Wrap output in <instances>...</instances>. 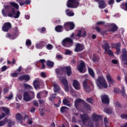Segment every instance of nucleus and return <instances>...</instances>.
Listing matches in <instances>:
<instances>
[{"label": "nucleus", "instance_id": "f257e3e1", "mask_svg": "<svg viewBox=\"0 0 127 127\" xmlns=\"http://www.w3.org/2000/svg\"><path fill=\"white\" fill-rule=\"evenodd\" d=\"M10 5H4V8L1 10L2 14L4 17H13L14 15L15 18H18L20 16V12L19 11H17L15 13V9L13 7H15L16 9L19 8V6L18 4L14 2H10ZM13 6V7H11Z\"/></svg>", "mask_w": 127, "mask_h": 127}, {"label": "nucleus", "instance_id": "f03ea898", "mask_svg": "<svg viewBox=\"0 0 127 127\" xmlns=\"http://www.w3.org/2000/svg\"><path fill=\"white\" fill-rule=\"evenodd\" d=\"M19 35V31L18 30V28L17 27H15L14 28H13L12 31V33L9 34V33H7L5 36L7 38H9V39H11L12 40H13L17 37Z\"/></svg>", "mask_w": 127, "mask_h": 127}, {"label": "nucleus", "instance_id": "7ed1b4c3", "mask_svg": "<svg viewBox=\"0 0 127 127\" xmlns=\"http://www.w3.org/2000/svg\"><path fill=\"white\" fill-rule=\"evenodd\" d=\"M97 84L100 89H107L108 83L106 79L102 76H99L97 79Z\"/></svg>", "mask_w": 127, "mask_h": 127}, {"label": "nucleus", "instance_id": "20e7f679", "mask_svg": "<svg viewBox=\"0 0 127 127\" xmlns=\"http://www.w3.org/2000/svg\"><path fill=\"white\" fill-rule=\"evenodd\" d=\"M73 44L74 41H73V39L69 37H66L62 41L63 46L66 47L67 48H69L73 46Z\"/></svg>", "mask_w": 127, "mask_h": 127}, {"label": "nucleus", "instance_id": "39448f33", "mask_svg": "<svg viewBox=\"0 0 127 127\" xmlns=\"http://www.w3.org/2000/svg\"><path fill=\"white\" fill-rule=\"evenodd\" d=\"M77 70L80 73H85L86 72V64H85L84 62L82 61L77 66Z\"/></svg>", "mask_w": 127, "mask_h": 127}, {"label": "nucleus", "instance_id": "423d86ee", "mask_svg": "<svg viewBox=\"0 0 127 127\" xmlns=\"http://www.w3.org/2000/svg\"><path fill=\"white\" fill-rule=\"evenodd\" d=\"M10 28H11V24L9 22H5L2 27V30L4 31V32H7Z\"/></svg>", "mask_w": 127, "mask_h": 127}, {"label": "nucleus", "instance_id": "0eeeda50", "mask_svg": "<svg viewBox=\"0 0 127 127\" xmlns=\"http://www.w3.org/2000/svg\"><path fill=\"white\" fill-rule=\"evenodd\" d=\"M84 50V45L80 43H77L74 50L75 52H81Z\"/></svg>", "mask_w": 127, "mask_h": 127}, {"label": "nucleus", "instance_id": "6e6552de", "mask_svg": "<svg viewBox=\"0 0 127 127\" xmlns=\"http://www.w3.org/2000/svg\"><path fill=\"white\" fill-rule=\"evenodd\" d=\"M47 43L45 41H41L39 43L36 44V47L37 49H42L43 47L46 46Z\"/></svg>", "mask_w": 127, "mask_h": 127}, {"label": "nucleus", "instance_id": "1a4fd4ad", "mask_svg": "<svg viewBox=\"0 0 127 127\" xmlns=\"http://www.w3.org/2000/svg\"><path fill=\"white\" fill-rule=\"evenodd\" d=\"M82 85L86 93H90V92H91V89H90V87L88 86V80L87 79L83 81Z\"/></svg>", "mask_w": 127, "mask_h": 127}, {"label": "nucleus", "instance_id": "9d476101", "mask_svg": "<svg viewBox=\"0 0 127 127\" xmlns=\"http://www.w3.org/2000/svg\"><path fill=\"white\" fill-rule=\"evenodd\" d=\"M126 90H125V87H123L122 90H121L120 89V88H117V87H115L114 88V93L115 94H118L119 93H122V96H123V97H125V96H126Z\"/></svg>", "mask_w": 127, "mask_h": 127}, {"label": "nucleus", "instance_id": "9b49d317", "mask_svg": "<svg viewBox=\"0 0 127 127\" xmlns=\"http://www.w3.org/2000/svg\"><path fill=\"white\" fill-rule=\"evenodd\" d=\"M18 79L20 81H22L23 80H24L26 82H28V81H29L30 80V76H29L28 74H24L23 75H21L18 77Z\"/></svg>", "mask_w": 127, "mask_h": 127}, {"label": "nucleus", "instance_id": "f8f14e48", "mask_svg": "<svg viewBox=\"0 0 127 127\" xmlns=\"http://www.w3.org/2000/svg\"><path fill=\"white\" fill-rule=\"evenodd\" d=\"M76 36L77 37H79V38H81L82 37L85 38L87 36V32H86V31H82L81 30H79Z\"/></svg>", "mask_w": 127, "mask_h": 127}, {"label": "nucleus", "instance_id": "ddd939ff", "mask_svg": "<svg viewBox=\"0 0 127 127\" xmlns=\"http://www.w3.org/2000/svg\"><path fill=\"white\" fill-rule=\"evenodd\" d=\"M23 96V100L25 102H29L31 100V97L28 92H24Z\"/></svg>", "mask_w": 127, "mask_h": 127}, {"label": "nucleus", "instance_id": "4468645a", "mask_svg": "<svg viewBox=\"0 0 127 127\" xmlns=\"http://www.w3.org/2000/svg\"><path fill=\"white\" fill-rule=\"evenodd\" d=\"M64 70H65V73L68 77L72 74V69L71 68V66H64Z\"/></svg>", "mask_w": 127, "mask_h": 127}, {"label": "nucleus", "instance_id": "2eb2a0df", "mask_svg": "<svg viewBox=\"0 0 127 127\" xmlns=\"http://www.w3.org/2000/svg\"><path fill=\"white\" fill-rule=\"evenodd\" d=\"M101 100L103 104H110V98L106 95L101 96Z\"/></svg>", "mask_w": 127, "mask_h": 127}, {"label": "nucleus", "instance_id": "dca6fc26", "mask_svg": "<svg viewBox=\"0 0 127 127\" xmlns=\"http://www.w3.org/2000/svg\"><path fill=\"white\" fill-rule=\"evenodd\" d=\"M80 118L82 122V124L84 125V124H86V122L88 120H89V117H88V116L86 114H81L80 115Z\"/></svg>", "mask_w": 127, "mask_h": 127}, {"label": "nucleus", "instance_id": "f3484780", "mask_svg": "<svg viewBox=\"0 0 127 127\" xmlns=\"http://www.w3.org/2000/svg\"><path fill=\"white\" fill-rule=\"evenodd\" d=\"M103 119L100 115L96 114L95 113L92 115V120L93 122H98V121H101Z\"/></svg>", "mask_w": 127, "mask_h": 127}, {"label": "nucleus", "instance_id": "a211bd4d", "mask_svg": "<svg viewBox=\"0 0 127 127\" xmlns=\"http://www.w3.org/2000/svg\"><path fill=\"white\" fill-rule=\"evenodd\" d=\"M98 7H99L101 9H103V8H105L106 6H107V4L106 3V1L104 0H101L98 2Z\"/></svg>", "mask_w": 127, "mask_h": 127}, {"label": "nucleus", "instance_id": "6ab92c4d", "mask_svg": "<svg viewBox=\"0 0 127 127\" xmlns=\"http://www.w3.org/2000/svg\"><path fill=\"white\" fill-rule=\"evenodd\" d=\"M110 26L112 28L108 30L109 32H115V31H118L119 27H118V26H117L116 24H111Z\"/></svg>", "mask_w": 127, "mask_h": 127}, {"label": "nucleus", "instance_id": "aec40b11", "mask_svg": "<svg viewBox=\"0 0 127 127\" xmlns=\"http://www.w3.org/2000/svg\"><path fill=\"white\" fill-rule=\"evenodd\" d=\"M72 85L75 90H80V83L77 80H73Z\"/></svg>", "mask_w": 127, "mask_h": 127}, {"label": "nucleus", "instance_id": "412c9836", "mask_svg": "<svg viewBox=\"0 0 127 127\" xmlns=\"http://www.w3.org/2000/svg\"><path fill=\"white\" fill-rule=\"evenodd\" d=\"M53 90L54 93H60V90H61V88L59 86V85L57 84H53Z\"/></svg>", "mask_w": 127, "mask_h": 127}, {"label": "nucleus", "instance_id": "4be33fe9", "mask_svg": "<svg viewBox=\"0 0 127 127\" xmlns=\"http://www.w3.org/2000/svg\"><path fill=\"white\" fill-rule=\"evenodd\" d=\"M106 78L107 80V82H108V83L111 85V84H114L115 83V81H114V79L112 78V76L110 74H107L106 75Z\"/></svg>", "mask_w": 127, "mask_h": 127}, {"label": "nucleus", "instance_id": "5701e85b", "mask_svg": "<svg viewBox=\"0 0 127 127\" xmlns=\"http://www.w3.org/2000/svg\"><path fill=\"white\" fill-rule=\"evenodd\" d=\"M83 102H84V101H83V100H82L80 98H78V99H76L74 102L75 108H76V109H78V108H79V105L80 103H83Z\"/></svg>", "mask_w": 127, "mask_h": 127}, {"label": "nucleus", "instance_id": "b1692460", "mask_svg": "<svg viewBox=\"0 0 127 127\" xmlns=\"http://www.w3.org/2000/svg\"><path fill=\"white\" fill-rule=\"evenodd\" d=\"M121 46H122V43L121 42L113 43V44H112L111 45L112 48H115L116 49L121 48Z\"/></svg>", "mask_w": 127, "mask_h": 127}, {"label": "nucleus", "instance_id": "393cba45", "mask_svg": "<svg viewBox=\"0 0 127 127\" xmlns=\"http://www.w3.org/2000/svg\"><path fill=\"white\" fill-rule=\"evenodd\" d=\"M64 27L66 31H69L70 30V22H65L64 25Z\"/></svg>", "mask_w": 127, "mask_h": 127}, {"label": "nucleus", "instance_id": "a878e982", "mask_svg": "<svg viewBox=\"0 0 127 127\" xmlns=\"http://www.w3.org/2000/svg\"><path fill=\"white\" fill-rule=\"evenodd\" d=\"M55 31L57 32H62L63 31V26L57 25L55 27Z\"/></svg>", "mask_w": 127, "mask_h": 127}, {"label": "nucleus", "instance_id": "bb28decb", "mask_svg": "<svg viewBox=\"0 0 127 127\" xmlns=\"http://www.w3.org/2000/svg\"><path fill=\"white\" fill-rule=\"evenodd\" d=\"M102 48H103V49H104L105 52H107V51L109 50V49L111 48V47H110L109 43L106 42L102 45Z\"/></svg>", "mask_w": 127, "mask_h": 127}, {"label": "nucleus", "instance_id": "cd10ccee", "mask_svg": "<svg viewBox=\"0 0 127 127\" xmlns=\"http://www.w3.org/2000/svg\"><path fill=\"white\" fill-rule=\"evenodd\" d=\"M24 121L25 120H27L28 123L29 125H32V119L30 118V117H28L27 115H25L23 119Z\"/></svg>", "mask_w": 127, "mask_h": 127}, {"label": "nucleus", "instance_id": "c85d7f7f", "mask_svg": "<svg viewBox=\"0 0 127 127\" xmlns=\"http://www.w3.org/2000/svg\"><path fill=\"white\" fill-rule=\"evenodd\" d=\"M30 2H31V0H25V1L19 2V5H20V6H22V5H24V4L28 5L29 4H30Z\"/></svg>", "mask_w": 127, "mask_h": 127}, {"label": "nucleus", "instance_id": "c756f323", "mask_svg": "<svg viewBox=\"0 0 127 127\" xmlns=\"http://www.w3.org/2000/svg\"><path fill=\"white\" fill-rule=\"evenodd\" d=\"M47 66L50 68H53L54 67V63L50 60L47 61Z\"/></svg>", "mask_w": 127, "mask_h": 127}, {"label": "nucleus", "instance_id": "7c9ffc66", "mask_svg": "<svg viewBox=\"0 0 127 127\" xmlns=\"http://www.w3.org/2000/svg\"><path fill=\"white\" fill-rule=\"evenodd\" d=\"M2 110L4 113H5V115L7 116H9L10 115V110L8 108H6L5 107H3Z\"/></svg>", "mask_w": 127, "mask_h": 127}, {"label": "nucleus", "instance_id": "2f4dec72", "mask_svg": "<svg viewBox=\"0 0 127 127\" xmlns=\"http://www.w3.org/2000/svg\"><path fill=\"white\" fill-rule=\"evenodd\" d=\"M15 118L17 121H19L20 122H21V121L23 120V117H22V115L20 114V113L16 114Z\"/></svg>", "mask_w": 127, "mask_h": 127}, {"label": "nucleus", "instance_id": "473e14b6", "mask_svg": "<svg viewBox=\"0 0 127 127\" xmlns=\"http://www.w3.org/2000/svg\"><path fill=\"white\" fill-rule=\"evenodd\" d=\"M63 71H64V66L56 69V73L57 75H60Z\"/></svg>", "mask_w": 127, "mask_h": 127}, {"label": "nucleus", "instance_id": "72a5a7b5", "mask_svg": "<svg viewBox=\"0 0 127 127\" xmlns=\"http://www.w3.org/2000/svg\"><path fill=\"white\" fill-rule=\"evenodd\" d=\"M120 7L122 9H124V10L127 11V2L122 3L120 5Z\"/></svg>", "mask_w": 127, "mask_h": 127}, {"label": "nucleus", "instance_id": "f704fd0d", "mask_svg": "<svg viewBox=\"0 0 127 127\" xmlns=\"http://www.w3.org/2000/svg\"><path fill=\"white\" fill-rule=\"evenodd\" d=\"M88 69L89 75H90V76L92 77V78H95V73L94 72V70H93V69L91 67H88Z\"/></svg>", "mask_w": 127, "mask_h": 127}, {"label": "nucleus", "instance_id": "c9c22d12", "mask_svg": "<svg viewBox=\"0 0 127 127\" xmlns=\"http://www.w3.org/2000/svg\"><path fill=\"white\" fill-rule=\"evenodd\" d=\"M67 110H68V107L62 106L60 109V112L62 113V114H65L67 113Z\"/></svg>", "mask_w": 127, "mask_h": 127}, {"label": "nucleus", "instance_id": "e433bc0d", "mask_svg": "<svg viewBox=\"0 0 127 127\" xmlns=\"http://www.w3.org/2000/svg\"><path fill=\"white\" fill-rule=\"evenodd\" d=\"M83 108L84 110H86V111H91V106L86 102H85L83 105Z\"/></svg>", "mask_w": 127, "mask_h": 127}, {"label": "nucleus", "instance_id": "4c0bfd02", "mask_svg": "<svg viewBox=\"0 0 127 127\" xmlns=\"http://www.w3.org/2000/svg\"><path fill=\"white\" fill-rule=\"evenodd\" d=\"M104 112L107 114V115H110V114L113 113V109L111 108H105L104 109Z\"/></svg>", "mask_w": 127, "mask_h": 127}, {"label": "nucleus", "instance_id": "58836bf2", "mask_svg": "<svg viewBox=\"0 0 127 127\" xmlns=\"http://www.w3.org/2000/svg\"><path fill=\"white\" fill-rule=\"evenodd\" d=\"M63 104L65 106H67V107H71V104L69 103V100L67 99H64L63 100Z\"/></svg>", "mask_w": 127, "mask_h": 127}, {"label": "nucleus", "instance_id": "ea45409f", "mask_svg": "<svg viewBox=\"0 0 127 127\" xmlns=\"http://www.w3.org/2000/svg\"><path fill=\"white\" fill-rule=\"evenodd\" d=\"M23 87L26 90H31V89H32V86L27 83H24Z\"/></svg>", "mask_w": 127, "mask_h": 127}, {"label": "nucleus", "instance_id": "a19ab883", "mask_svg": "<svg viewBox=\"0 0 127 127\" xmlns=\"http://www.w3.org/2000/svg\"><path fill=\"white\" fill-rule=\"evenodd\" d=\"M56 96H57V94L54 93L51 95V96L49 98V100L52 102V100H55L56 99Z\"/></svg>", "mask_w": 127, "mask_h": 127}, {"label": "nucleus", "instance_id": "79ce46f5", "mask_svg": "<svg viewBox=\"0 0 127 127\" xmlns=\"http://www.w3.org/2000/svg\"><path fill=\"white\" fill-rule=\"evenodd\" d=\"M33 86L35 89H38L39 88V85H38V80H35L33 81Z\"/></svg>", "mask_w": 127, "mask_h": 127}, {"label": "nucleus", "instance_id": "37998d69", "mask_svg": "<svg viewBox=\"0 0 127 127\" xmlns=\"http://www.w3.org/2000/svg\"><path fill=\"white\" fill-rule=\"evenodd\" d=\"M86 101L87 102V103H89L91 105H94V99L92 98V97L87 98Z\"/></svg>", "mask_w": 127, "mask_h": 127}, {"label": "nucleus", "instance_id": "c03bdc74", "mask_svg": "<svg viewBox=\"0 0 127 127\" xmlns=\"http://www.w3.org/2000/svg\"><path fill=\"white\" fill-rule=\"evenodd\" d=\"M98 60H100V58L98 56H93L92 58V61L94 63H96Z\"/></svg>", "mask_w": 127, "mask_h": 127}, {"label": "nucleus", "instance_id": "a18cd8bd", "mask_svg": "<svg viewBox=\"0 0 127 127\" xmlns=\"http://www.w3.org/2000/svg\"><path fill=\"white\" fill-rule=\"evenodd\" d=\"M61 81L62 84H63V85H64V86L65 85H68V81L67 80V79L66 78H63L61 79Z\"/></svg>", "mask_w": 127, "mask_h": 127}, {"label": "nucleus", "instance_id": "49530a36", "mask_svg": "<svg viewBox=\"0 0 127 127\" xmlns=\"http://www.w3.org/2000/svg\"><path fill=\"white\" fill-rule=\"evenodd\" d=\"M75 28V24L73 22H69V29L73 30Z\"/></svg>", "mask_w": 127, "mask_h": 127}, {"label": "nucleus", "instance_id": "de8ad7c7", "mask_svg": "<svg viewBox=\"0 0 127 127\" xmlns=\"http://www.w3.org/2000/svg\"><path fill=\"white\" fill-rule=\"evenodd\" d=\"M39 62H40V63H41L42 64V69H44V68H45V64H44V63H45V60L44 59L40 60Z\"/></svg>", "mask_w": 127, "mask_h": 127}, {"label": "nucleus", "instance_id": "09e8293b", "mask_svg": "<svg viewBox=\"0 0 127 127\" xmlns=\"http://www.w3.org/2000/svg\"><path fill=\"white\" fill-rule=\"evenodd\" d=\"M26 46H28V47L31 46V41L30 40L27 39L26 40Z\"/></svg>", "mask_w": 127, "mask_h": 127}, {"label": "nucleus", "instance_id": "8fccbe9b", "mask_svg": "<svg viewBox=\"0 0 127 127\" xmlns=\"http://www.w3.org/2000/svg\"><path fill=\"white\" fill-rule=\"evenodd\" d=\"M115 106L116 108H118L119 109H122V105H121V103L119 101H117L115 103Z\"/></svg>", "mask_w": 127, "mask_h": 127}, {"label": "nucleus", "instance_id": "3c124183", "mask_svg": "<svg viewBox=\"0 0 127 127\" xmlns=\"http://www.w3.org/2000/svg\"><path fill=\"white\" fill-rule=\"evenodd\" d=\"M15 125V123L14 122L11 121V120H10L8 122V127H11L12 126Z\"/></svg>", "mask_w": 127, "mask_h": 127}, {"label": "nucleus", "instance_id": "603ef678", "mask_svg": "<svg viewBox=\"0 0 127 127\" xmlns=\"http://www.w3.org/2000/svg\"><path fill=\"white\" fill-rule=\"evenodd\" d=\"M46 48L48 50H52V49H53V45H52V44H48L46 46Z\"/></svg>", "mask_w": 127, "mask_h": 127}, {"label": "nucleus", "instance_id": "864d4df0", "mask_svg": "<svg viewBox=\"0 0 127 127\" xmlns=\"http://www.w3.org/2000/svg\"><path fill=\"white\" fill-rule=\"evenodd\" d=\"M13 98V94L12 93H11L10 95L9 96H6L5 97V99H7L8 101H10Z\"/></svg>", "mask_w": 127, "mask_h": 127}, {"label": "nucleus", "instance_id": "5fc2aeb1", "mask_svg": "<svg viewBox=\"0 0 127 127\" xmlns=\"http://www.w3.org/2000/svg\"><path fill=\"white\" fill-rule=\"evenodd\" d=\"M5 124H6V121L4 120V121H0V127H2L3 126H4V125H5Z\"/></svg>", "mask_w": 127, "mask_h": 127}, {"label": "nucleus", "instance_id": "6e6d98bb", "mask_svg": "<svg viewBox=\"0 0 127 127\" xmlns=\"http://www.w3.org/2000/svg\"><path fill=\"white\" fill-rule=\"evenodd\" d=\"M105 23H106L104 21H98L96 23L97 25H104V24H105Z\"/></svg>", "mask_w": 127, "mask_h": 127}, {"label": "nucleus", "instance_id": "4d7b16f0", "mask_svg": "<svg viewBox=\"0 0 127 127\" xmlns=\"http://www.w3.org/2000/svg\"><path fill=\"white\" fill-rule=\"evenodd\" d=\"M105 52H107V53H108V54L110 56H113V55H114V54H113V52L111 50H107V51Z\"/></svg>", "mask_w": 127, "mask_h": 127}, {"label": "nucleus", "instance_id": "13d9d810", "mask_svg": "<svg viewBox=\"0 0 127 127\" xmlns=\"http://www.w3.org/2000/svg\"><path fill=\"white\" fill-rule=\"evenodd\" d=\"M46 28H45V27H42L41 29H38V31H40L41 33H43V32H44V31H46Z\"/></svg>", "mask_w": 127, "mask_h": 127}, {"label": "nucleus", "instance_id": "bf43d9fd", "mask_svg": "<svg viewBox=\"0 0 127 127\" xmlns=\"http://www.w3.org/2000/svg\"><path fill=\"white\" fill-rule=\"evenodd\" d=\"M114 3H115V0H110L108 1V4L109 5H113V4H114Z\"/></svg>", "mask_w": 127, "mask_h": 127}, {"label": "nucleus", "instance_id": "052dcab7", "mask_svg": "<svg viewBox=\"0 0 127 127\" xmlns=\"http://www.w3.org/2000/svg\"><path fill=\"white\" fill-rule=\"evenodd\" d=\"M64 90L65 92H69V86L68 84H66L64 85Z\"/></svg>", "mask_w": 127, "mask_h": 127}, {"label": "nucleus", "instance_id": "680f3d73", "mask_svg": "<svg viewBox=\"0 0 127 127\" xmlns=\"http://www.w3.org/2000/svg\"><path fill=\"white\" fill-rule=\"evenodd\" d=\"M122 119H124L125 120H127V114H122L121 115Z\"/></svg>", "mask_w": 127, "mask_h": 127}, {"label": "nucleus", "instance_id": "e2e57ef3", "mask_svg": "<svg viewBox=\"0 0 127 127\" xmlns=\"http://www.w3.org/2000/svg\"><path fill=\"white\" fill-rule=\"evenodd\" d=\"M3 118H5V114H4V113H2L1 115L0 114V120H2Z\"/></svg>", "mask_w": 127, "mask_h": 127}, {"label": "nucleus", "instance_id": "0e129e2a", "mask_svg": "<svg viewBox=\"0 0 127 127\" xmlns=\"http://www.w3.org/2000/svg\"><path fill=\"white\" fill-rule=\"evenodd\" d=\"M41 76L42 78H46V77H47V76L46 75V74L44 72H42L41 73Z\"/></svg>", "mask_w": 127, "mask_h": 127}, {"label": "nucleus", "instance_id": "69168bd1", "mask_svg": "<svg viewBox=\"0 0 127 127\" xmlns=\"http://www.w3.org/2000/svg\"><path fill=\"white\" fill-rule=\"evenodd\" d=\"M120 53H121V48H119V49H116V54L117 55H120Z\"/></svg>", "mask_w": 127, "mask_h": 127}, {"label": "nucleus", "instance_id": "338daca9", "mask_svg": "<svg viewBox=\"0 0 127 127\" xmlns=\"http://www.w3.org/2000/svg\"><path fill=\"white\" fill-rule=\"evenodd\" d=\"M71 53H72V52L69 50H66L65 51V54L66 55H70Z\"/></svg>", "mask_w": 127, "mask_h": 127}, {"label": "nucleus", "instance_id": "774afa93", "mask_svg": "<svg viewBox=\"0 0 127 127\" xmlns=\"http://www.w3.org/2000/svg\"><path fill=\"white\" fill-rule=\"evenodd\" d=\"M88 127H94V123H93L92 122H89L88 124Z\"/></svg>", "mask_w": 127, "mask_h": 127}]
</instances>
